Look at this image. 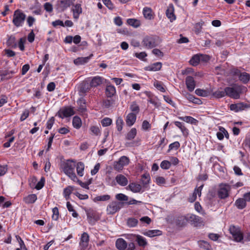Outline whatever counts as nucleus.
<instances>
[{
	"instance_id": "e2e57ef3",
	"label": "nucleus",
	"mask_w": 250,
	"mask_h": 250,
	"mask_svg": "<svg viewBox=\"0 0 250 250\" xmlns=\"http://www.w3.org/2000/svg\"><path fill=\"white\" fill-rule=\"evenodd\" d=\"M104 4L110 10H113L114 8L113 4L110 0H103Z\"/></svg>"
},
{
	"instance_id": "338daca9",
	"label": "nucleus",
	"mask_w": 250,
	"mask_h": 250,
	"mask_svg": "<svg viewBox=\"0 0 250 250\" xmlns=\"http://www.w3.org/2000/svg\"><path fill=\"white\" fill-rule=\"evenodd\" d=\"M208 237L210 240L216 241L220 237V235L217 233H210L208 234Z\"/></svg>"
},
{
	"instance_id": "c756f323",
	"label": "nucleus",
	"mask_w": 250,
	"mask_h": 250,
	"mask_svg": "<svg viewBox=\"0 0 250 250\" xmlns=\"http://www.w3.org/2000/svg\"><path fill=\"white\" fill-rule=\"evenodd\" d=\"M134 236H135L136 241L139 246L145 247L147 245L146 240L144 237L140 235H134Z\"/></svg>"
},
{
	"instance_id": "58836bf2",
	"label": "nucleus",
	"mask_w": 250,
	"mask_h": 250,
	"mask_svg": "<svg viewBox=\"0 0 250 250\" xmlns=\"http://www.w3.org/2000/svg\"><path fill=\"white\" fill-rule=\"evenodd\" d=\"M250 77L249 74L246 72L241 73L239 76V80L245 83H247L249 81Z\"/></svg>"
},
{
	"instance_id": "69168bd1",
	"label": "nucleus",
	"mask_w": 250,
	"mask_h": 250,
	"mask_svg": "<svg viewBox=\"0 0 250 250\" xmlns=\"http://www.w3.org/2000/svg\"><path fill=\"white\" fill-rule=\"evenodd\" d=\"M87 215L89 223L92 225L94 224L97 219L93 216V214L92 213H88Z\"/></svg>"
},
{
	"instance_id": "3c124183",
	"label": "nucleus",
	"mask_w": 250,
	"mask_h": 250,
	"mask_svg": "<svg viewBox=\"0 0 250 250\" xmlns=\"http://www.w3.org/2000/svg\"><path fill=\"white\" fill-rule=\"evenodd\" d=\"M105 90L106 94H115L116 93L115 87L111 84L107 85Z\"/></svg>"
},
{
	"instance_id": "7c9ffc66",
	"label": "nucleus",
	"mask_w": 250,
	"mask_h": 250,
	"mask_svg": "<svg viewBox=\"0 0 250 250\" xmlns=\"http://www.w3.org/2000/svg\"><path fill=\"white\" fill-rule=\"evenodd\" d=\"M76 170L77 174L82 177L84 174V163L82 162H79L77 164L76 166Z\"/></svg>"
},
{
	"instance_id": "dca6fc26",
	"label": "nucleus",
	"mask_w": 250,
	"mask_h": 250,
	"mask_svg": "<svg viewBox=\"0 0 250 250\" xmlns=\"http://www.w3.org/2000/svg\"><path fill=\"white\" fill-rule=\"evenodd\" d=\"M248 107L249 106L247 104L243 103H239L236 104H231L230 105V109L232 111H234L235 112H238Z\"/></svg>"
},
{
	"instance_id": "cd10ccee",
	"label": "nucleus",
	"mask_w": 250,
	"mask_h": 250,
	"mask_svg": "<svg viewBox=\"0 0 250 250\" xmlns=\"http://www.w3.org/2000/svg\"><path fill=\"white\" fill-rule=\"evenodd\" d=\"M127 189H129L133 192L137 193L141 191L142 187L140 184L132 183L128 186Z\"/></svg>"
},
{
	"instance_id": "a18cd8bd",
	"label": "nucleus",
	"mask_w": 250,
	"mask_h": 250,
	"mask_svg": "<svg viewBox=\"0 0 250 250\" xmlns=\"http://www.w3.org/2000/svg\"><path fill=\"white\" fill-rule=\"evenodd\" d=\"M123 124L124 121L122 118L120 117H118L116 121V127L118 131H121L122 130Z\"/></svg>"
},
{
	"instance_id": "a211bd4d",
	"label": "nucleus",
	"mask_w": 250,
	"mask_h": 250,
	"mask_svg": "<svg viewBox=\"0 0 250 250\" xmlns=\"http://www.w3.org/2000/svg\"><path fill=\"white\" fill-rule=\"evenodd\" d=\"M137 115L135 113H129L126 117L125 122L126 125L129 126H132L136 120Z\"/></svg>"
},
{
	"instance_id": "2eb2a0df",
	"label": "nucleus",
	"mask_w": 250,
	"mask_h": 250,
	"mask_svg": "<svg viewBox=\"0 0 250 250\" xmlns=\"http://www.w3.org/2000/svg\"><path fill=\"white\" fill-rule=\"evenodd\" d=\"M207 57L208 56H204L202 54H196L194 55L189 61V63L193 66L197 65L200 61L204 60L205 57Z\"/></svg>"
},
{
	"instance_id": "4d7b16f0",
	"label": "nucleus",
	"mask_w": 250,
	"mask_h": 250,
	"mask_svg": "<svg viewBox=\"0 0 250 250\" xmlns=\"http://www.w3.org/2000/svg\"><path fill=\"white\" fill-rule=\"evenodd\" d=\"M112 120L109 118H104L101 121V124L103 126H108L112 123Z\"/></svg>"
},
{
	"instance_id": "0eeeda50",
	"label": "nucleus",
	"mask_w": 250,
	"mask_h": 250,
	"mask_svg": "<svg viewBox=\"0 0 250 250\" xmlns=\"http://www.w3.org/2000/svg\"><path fill=\"white\" fill-rule=\"evenodd\" d=\"M247 88L245 86L238 84H234L225 88V94H243L246 92Z\"/></svg>"
},
{
	"instance_id": "b1692460",
	"label": "nucleus",
	"mask_w": 250,
	"mask_h": 250,
	"mask_svg": "<svg viewBox=\"0 0 250 250\" xmlns=\"http://www.w3.org/2000/svg\"><path fill=\"white\" fill-rule=\"evenodd\" d=\"M92 56L93 55L91 54L88 57L78 58L74 61V63L76 65L83 64L87 63Z\"/></svg>"
},
{
	"instance_id": "c9c22d12",
	"label": "nucleus",
	"mask_w": 250,
	"mask_h": 250,
	"mask_svg": "<svg viewBox=\"0 0 250 250\" xmlns=\"http://www.w3.org/2000/svg\"><path fill=\"white\" fill-rule=\"evenodd\" d=\"M152 11L151 8L146 7L143 9V14L144 17L148 20L153 19Z\"/></svg>"
},
{
	"instance_id": "423d86ee",
	"label": "nucleus",
	"mask_w": 250,
	"mask_h": 250,
	"mask_svg": "<svg viewBox=\"0 0 250 250\" xmlns=\"http://www.w3.org/2000/svg\"><path fill=\"white\" fill-rule=\"evenodd\" d=\"M75 113L74 107L70 106H64L60 108L57 112V115L60 118L63 119L71 117L74 115Z\"/></svg>"
},
{
	"instance_id": "ea45409f",
	"label": "nucleus",
	"mask_w": 250,
	"mask_h": 250,
	"mask_svg": "<svg viewBox=\"0 0 250 250\" xmlns=\"http://www.w3.org/2000/svg\"><path fill=\"white\" fill-rule=\"evenodd\" d=\"M137 134V130L135 128H132L130 131L127 134L126 139L128 140L133 139Z\"/></svg>"
},
{
	"instance_id": "49530a36",
	"label": "nucleus",
	"mask_w": 250,
	"mask_h": 250,
	"mask_svg": "<svg viewBox=\"0 0 250 250\" xmlns=\"http://www.w3.org/2000/svg\"><path fill=\"white\" fill-rule=\"evenodd\" d=\"M154 85L160 92H165V87L161 82L156 81V82H154Z\"/></svg>"
},
{
	"instance_id": "680f3d73",
	"label": "nucleus",
	"mask_w": 250,
	"mask_h": 250,
	"mask_svg": "<svg viewBox=\"0 0 250 250\" xmlns=\"http://www.w3.org/2000/svg\"><path fill=\"white\" fill-rule=\"evenodd\" d=\"M201 246L206 250H211L212 249L211 245L208 242L205 241H201Z\"/></svg>"
},
{
	"instance_id": "79ce46f5",
	"label": "nucleus",
	"mask_w": 250,
	"mask_h": 250,
	"mask_svg": "<svg viewBox=\"0 0 250 250\" xmlns=\"http://www.w3.org/2000/svg\"><path fill=\"white\" fill-rule=\"evenodd\" d=\"M127 23L134 27H138L140 25V22L139 20L134 19H129L127 20Z\"/></svg>"
},
{
	"instance_id": "052dcab7",
	"label": "nucleus",
	"mask_w": 250,
	"mask_h": 250,
	"mask_svg": "<svg viewBox=\"0 0 250 250\" xmlns=\"http://www.w3.org/2000/svg\"><path fill=\"white\" fill-rule=\"evenodd\" d=\"M45 182V180L43 177H42L40 181L38 182L36 186H35V188H36L38 190H40L42 189L43 187L44 186Z\"/></svg>"
},
{
	"instance_id": "2f4dec72",
	"label": "nucleus",
	"mask_w": 250,
	"mask_h": 250,
	"mask_svg": "<svg viewBox=\"0 0 250 250\" xmlns=\"http://www.w3.org/2000/svg\"><path fill=\"white\" fill-rule=\"evenodd\" d=\"M187 99L190 102L194 104H201L203 103L202 100L193 95H186Z\"/></svg>"
},
{
	"instance_id": "ddd939ff",
	"label": "nucleus",
	"mask_w": 250,
	"mask_h": 250,
	"mask_svg": "<svg viewBox=\"0 0 250 250\" xmlns=\"http://www.w3.org/2000/svg\"><path fill=\"white\" fill-rule=\"evenodd\" d=\"M186 84L187 87L189 92H192L195 87V82L191 76H188L186 78Z\"/></svg>"
},
{
	"instance_id": "a19ab883",
	"label": "nucleus",
	"mask_w": 250,
	"mask_h": 250,
	"mask_svg": "<svg viewBox=\"0 0 250 250\" xmlns=\"http://www.w3.org/2000/svg\"><path fill=\"white\" fill-rule=\"evenodd\" d=\"M145 235L152 237L161 234V231L159 230H149L144 233Z\"/></svg>"
},
{
	"instance_id": "f257e3e1",
	"label": "nucleus",
	"mask_w": 250,
	"mask_h": 250,
	"mask_svg": "<svg viewBox=\"0 0 250 250\" xmlns=\"http://www.w3.org/2000/svg\"><path fill=\"white\" fill-rule=\"evenodd\" d=\"M75 161L73 160H68L62 165V168L64 173L72 180L76 182L77 177L75 173Z\"/></svg>"
},
{
	"instance_id": "20e7f679",
	"label": "nucleus",
	"mask_w": 250,
	"mask_h": 250,
	"mask_svg": "<svg viewBox=\"0 0 250 250\" xmlns=\"http://www.w3.org/2000/svg\"><path fill=\"white\" fill-rule=\"evenodd\" d=\"M26 18V15L21 10L17 9L15 11L12 20L14 25L18 27L22 26Z\"/></svg>"
},
{
	"instance_id": "6e6d98bb",
	"label": "nucleus",
	"mask_w": 250,
	"mask_h": 250,
	"mask_svg": "<svg viewBox=\"0 0 250 250\" xmlns=\"http://www.w3.org/2000/svg\"><path fill=\"white\" fill-rule=\"evenodd\" d=\"M225 131V129L223 127H219V132H218L216 134L217 138L219 140H222L224 139V131Z\"/></svg>"
},
{
	"instance_id": "bb28decb",
	"label": "nucleus",
	"mask_w": 250,
	"mask_h": 250,
	"mask_svg": "<svg viewBox=\"0 0 250 250\" xmlns=\"http://www.w3.org/2000/svg\"><path fill=\"white\" fill-rule=\"evenodd\" d=\"M116 95H109L104 102L105 107H108L112 104L116 100Z\"/></svg>"
},
{
	"instance_id": "4468645a",
	"label": "nucleus",
	"mask_w": 250,
	"mask_h": 250,
	"mask_svg": "<svg viewBox=\"0 0 250 250\" xmlns=\"http://www.w3.org/2000/svg\"><path fill=\"white\" fill-rule=\"evenodd\" d=\"M174 6L172 4H169L166 12V14L167 18L171 22L176 19V16L174 14Z\"/></svg>"
},
{
	"instance_id": "f03ea898",
	"label": "nucleus",
	"mask_w": 250,
	"mask_h": 250,
	"mask_svg": "<svg viewBox=\"0 0 250 250\" xmlns=\"http://www.w3.org/2000/svg\"><path fill=\"white\" fill-rule=\"evenodd\" d=\"M229 230L232 235L233 241L236 242H241L244 243V234L239 227L234 225H230Z\"/></svg>"
},
{
	"instance_id": "6e6552de",
	"label": "nucleus",
	"mask_w": 250,
	"mask_h": 250,
	"mask_svg": "<svg viewBox=\"0 0 250 250\" xmlns=\"http://www.w3.org/2000/svg\"><path fill=\"white\" fill-rule=\"evenodd\" d=\"M124 203L117 201H112L110 203L106 208L107 214H114L123 208Z\"/></svg>"
},
{
	"instance_id": "9b49d317",
	"label": "nucleus",
	"mask_w": 250,
	"mask_h": 250,
	"mask_svg": "<svg viewBox=\"0 0 250 250\" xmlns=\"http://www.w3.org/2000/svg\"><path fill=\"white\" fill-rule=\"evenodd\" d=\"M188 220L195 226H200L203 223L201 217L194 214L188 215Z\"/></svg>"
},
{
	"instance_id": "0e129e2a",
	"label": "nucleus",
	"mask_w": 250,
	"mask_h": 250,
	"mask_svg": "<svg viewBox=\"0 0 250 250\" xmlns=\"http://www.w3.org/2000/svg\"><path fill=\"white\" fill-rule=\"evenodd\" d=\"M7 170V165H0V176H3Z\"/></svg>"
},
{
	"instance_id": "13d9d810",
	"label": "nucleus",
	"mask_w": 250,
	"mask_h": 250,
	"mask_svg": "<svg viewBox=\"0 0 250 250\" xmlns=\"http://www.w3.org/2000/svg\"><path fill=\"white\" fill-rule=\"evenodd\" d=\"M90 131L95 135L98 136L100 134V130L97 126H92L90 128Z\"/></svg>"
},
{
	"instance_id": "774afa93",
	"label": "nucleus",
	"mask_w": 250,
	"mask_h": 250,
	"mask_svg": "<svg viewBox=\"0 0 250 250\" xmlns=\"http://www.w3.org/2000/svg\"><path fill=\"white\" fill-rule=\"evenodd\" d=\"M142 182L144 185H146L149 183L150 177L149 175L144 174L142 177Z\"/></svg>"
},
{
	"instance_id": "4c0bfd02",
	"label": "nucleus",
	"mask_w": 250,
	"mask_h": 250,
	"mask_svg": "<svg viewBox=\"0 0 250 250\" xmlns=\"http://www.w3.org/2000/svg\"><path fill=\"white\" fill-rule=\"evenodd\" d=\"M129 109L131 111V113H135L136 115L140 112V107L136 102H133L131 103Z\"/></svg>"
},
{
	"instance_id": "5701e85b",
	"label": "nucleus",
	"mask_w": 250,
	"mask_h": 250,
	"mask_svg": "<svg viewBox=\"0 0 250 250\" xmlns=\"http://www.w3.org/2000/svg\"><path fill=\"white\" fill-rule=\"evenodd\" d=\"M90 84L83 82L81 83L78 87L79 92L83 93L89 92L90 89Z\"/></svg>"
},
{
	"instance_id": "5fc2aeb1",
	"label": "nucleus",
	"mask_w": 250,
	"mask_h": 250,
	"mask_svg": "<svg viewBox=\"0 0 250 250\" xmlns=\"http://www.w3.org/2000/svg\"><path fill=\"white\" fill-rule=\"evenodd\" d=\"M194 208L195 210L202 215H205L206 214L205 211L202 210V208L199 203L196 202L194 205Z\"/></svg>"
},
{
	"instance_id": "4be33fe9",
	"label": "nucleus",
	"mask_w": 250,
	"mask_h": 250,
	"mask_svg": "<svg viewBox=\"0 0 250 250\" xmlns=\"http://www.w3.org/2000/svg\"><path fill=\"white\" fill-rule=\"evenodd\" d=\"M174 124L181 130L183 136L187 137L188 135V130L186 127L183 123L178 121H175L174 122Z\"/></svg>"
},
{
	"instance_id": "f3484780",
	"label": "nucleus",
	"mask_w": 250,
	"mask_h": 250,
	"mask_svg": "<svg viewBox=\"0 0 250 250\" xmlns=\"http://www.w3.org/2000/svg\"><path fill=\"white\" fill-rule=\"evenodd\" d=\"M104 79L102 77L96 76L92 78L90 82L91 87H97L104 83Z\"/></svg>"
},
{
	"instance_id": "aec40b11",
	"label": "nucleus",
	"mask_w": 250,
	"mask_h": 250,
	"mask_svg": "<svg viewBox=\"0 0 250 250\" xmlns=\"http://www.w3.org/2000/svg\"><path fill=\"white\" fill-rule=\"evenodd\" d=\"M88 242L89 235L87 233L83 232L81 236V241L80 242V246L82 248H85L87 246Z\"/></svg>"
},
{
	"instance_id": "473e14b6",
	"label": "nucleus",
	"mask_w": 250,
	"mask_h": 250,
	"mask_svg": "<svg viewBox=\"0 0 250 250\" xmlns=\"http://www.w3.org/2000/svg\"><path fill=\"white\" fill-rule=\"evenodd\" d=\"M246 202L244 198H240L235 202V206L239 209H242L246 207Z\"/></svg>"
},
{
	"instance_id": "e433bc0d",
	"label": "nucleus",
	"mask_w": 250,
	"mask_h": 250,
	"mask_svg": "<svg viewBox=\"0 0 250 250\" xmlns=\"http://www.w3.org/2000/svg\"><path fill=\"white\" fill-rule=\"evenodd\" d=\"M74 188L73 186H68L63 189V194L66 200H68Z\"/></svg>"
},
{
	"instance_id": "bf43d9fd",
	"label": "nucleus",
	"mask_w": 250,
	"mask_h": 250,
	"mask_svg": "<svg viewBox=\"0 0 250 250\" xmlns=\"http://www.w3.org/2000/svg\"><path fill=\"white\" fill-rule=\"evenodd\" d=\"M43 6L46 12L50 13L53 11V5L50 2H47L45 3Z\"/></svg>"
},
{
	"instance_id": "8fccbe9b",
	"label": "nucleus",
	"mask_w": 250,
	"mask_h": 250,
	"mask_svg": "<svg viewBox=\"0 0 250 250\" xmlns=\"http://www.w3.org/2000/svg\"><path fill=\"white\" fill-rule=\"evenodd\" d=\"M115 197L117 200L122 201H127L128 199V197L123 193L117 194Z\"/></svg>"
},
{
	"instance_id": "1a4fd4ad",
	"label": "nucleus",
	"mask_w": 250,
	"mask_h": 250,
	"mask_svg": "<svg viewBox=\"0 0 250 250\" xmlns=\"http://www.w3.org/2000/svg\"><path fill=\"white\" fill-rule=\"evenodd\" d=\"M129 159L125 156L121 157L118 161L115 162L114 163V168L117 171L122 170L123 167L128 165Z\"/></svg>"
},
{
	"instance_id": "09e8293b",
	"label": "nucleus",
	"mask_w": 250,
	"mask_h": 250,
	"mask_svg": "<svg viewBox=\"0 0 250 250\" xmlns=\"http://www.w3.org/2000/svg\"><path fill=\"white\" fill-rule=\"evenodd\" d=\"M160 167L164 169H168L171 167V163L167 160L163 161L160 164Z\"/></svg>"
},
{
	"instance_id": "a878e982",
	"label": "nucleus",
	"mask_w": 250,
	"mask_h": 250,
	"mask_svg": "<svg viewBox=\"0 0 250 250\" xmlns=\"http://www.w3.org/2000/svg\"><path fill=\"white\" fill-rule=\"evenodd\" d=\"M188 221V215L186 216H181L178 217L176 220V224L177 226L180 227L185 226L187 222Z\"/></svg>"
},
{
	"instance_id": "9d476101",
	"label": "nucleus",
	"mask_w": 250,
	"mask_h": 250,
	"mask_svg": "<svg viewBox=\"0 0 250 250\" xmlns=\"http://www.w3.org/2000/svg\"><path fill=\"white\" fill-rule=\"evenodd\" d=\"M75 0H58L56 6L61 11H64L68 8L73 5Z\"/></svg>"
},
{
	"instance_id": "864d4df0",
	"label": "nucleus",
	"mask_w": 250,
	"mask_h": 250,
	"mask_svg": "<svg viewBox=\"0 0 250 250\" xmlns=\"http://www.w3.org/2000/svg\"><path fill=\"white\" fill-rule=\"evenodd\" d=\"M180 146V144L178 142H175L173 143L170 144L169 145V148L168 149V152H169L171 150L175 149H178Z\"/></svg>"
},
{
	"instance_id": "f8f14e48",
	"label": "nucleus",
	"mask_w": 250,
	"mask_h": 250,
	"mask_svg": "<svg viewBox=\"0 0 250 250\" xmlns=\"http://www.w3.org/2000/svg\"><path fill=\"white\" fill-rule=\"evenodd\" d=\"M72 5L71 11L73 13V17L74 19L77 20L79 19L80 15L82 13V6L80 3H76Z\"/></svg>"
},
{
	"instance_id": "412c9836",
	"label": "nucleus",
	"mask_w": 250,
	"mask_h": 250,
	"mask_svg": "<svg viewBox=\"0 0 250 250\" xmlns=\"http://www.w3.org/2000/svg\"><path fill=\"white\" fill-rule=\"evenodd\" d=\"M116 247L119 250H125L127 248V243L123 238H118L116 241Z\"/></svg>"
},
{
	"instance_id": "6ab92c4d",
	"label": "nucleus",
	"mask_w": 250,
	"mask_h": 250,
	"mask_svg": "<svg viewBox=\"0 0 250 250\" xmlns=\"http://www.w3.org/2000/svg\"><path fill=\"white\" fill-rule=\"evenodd\" d=\"M115 180L117 184L121 186H125L128 184L127 179L122 174H118L116 176Z\"/></svg>"
},
{
	"instance_id": "72a5a7b5",
	"label": "nucleus",
	"mask_w": 250,
	"mask_h": 250,
	"mask_svg": "<svg viewBox=\"0 0 250 250\" xmlns=\"http://www.w3.org/2000/svg\"><path fill=\"white\" fill-rule=\"evenodd\" d=\"M37 199V197L36 194H32L28 195L23 198V201L26 204H33Z\"/></svg>"
},
{
	"instance_id": "39448f33",
	"label": "nucleus",
	"mask_w": 250,
	"mask_h": 250,
	"mask_svg": "<svg viewBox=\"0 0 250 250\" xmlns=\"http://www.w3.org/2000/svg\"><path fill=\"white\" fill-rule=\"evenodd\" d=\"M231 190V187L227 184H221L219 185L217 190V195L221 199H225L229 196V192Z\"/></svg>"
},
{
	"instance_id": "393cba45",
	"label": "nucleus",
	"mask_w": 250,
	"mask_h": 250,
	"mask_svg": "<svg viewBox=\"0 0 250 250\" xmlns=\"http://www.w3.org/2000/svg\"><path fill=\"white\" fill-rule=\"evenodd\" d=\"M178 118L187 123L197 125L198 121L191 116L178 117Z\"/></svg>"
},
{
	"instance_id": "c85d7f7f",
	"label": "nucleus",
	"mask_w": 250,
	"mask_h": 250,
	"mask_svg": "<svg viewBox=\"0 0 250 250\" xmlns=\"http://www.w3.org/2000/svg\"><path fill=\"white\" fill-rule=\"evenodd\" d=\"M162 67V63L159 62L154 63L146 67V70L150 71H157Z\"/></svg>"
},
{
	"instance_id": "de8ad7c7",
	"label": "nucleus",
	"mask_w": 250,
	"mask_h": 250,
	"mask_svg": "<svg viewBox=\"0 0 250 250\" xmlns=\"http://www.w3.org/2000/svg\"><path fill=\"white\" fill-rule=\"evenodd\" d=\"M138 222V221L136 219L130 218L127 220V224L129 227H134L137 226Z\"/></svg>"
},
{
	"instance_id": "c03bdc74",
	"label": "nucleus",
	"mask_w": 250,
	"mask_h": 250,
	"mask_svg": "<svg viewBox=\"0 0 250 250\" xmlns=\"http://www.w3.org/2000/svg\"><path fill=\"white\" fill-rule=\"evenodd\" d=\"M148 98H149L148 100V102L150 104L154 105V106L155 107H157L160 105L159 101L157 99H156L155 98H153V97L151 96V95H149Z\"/></svg>"
},
{
	"instance_id": "f704fd0d",
	"label": "nucleus",
	"mask_w": 250,
	"mask_h": 250,
	"mask_svg": "<svg viewBox=\"0 0 250 250\" xmlns=\"http://www.w3.org/2000/svg\"><path fill=\"white\" fill-rule=\"evenodd\" d=\"M72 125L74 128H80L82 125L81 119L78 116H74L72 120Z\"/></svg>"
},
{
	"instance_id": "603ef678",
	"label": "nucleus",
	"mask_w": 250,
	"mask_h": 250,
	"mask_svg": "<svg viewBox=\"0 0 250 250\" xmlns=\"http://www.w3.org/2000/svg\"><path fill=\"white\" fill-rule=\"evenodd\" d=\"M53 214L52 216V218L54 220H57L59 218V209L57 207H55L52 209Z\"/></svg>"
},
{
	"instance_id": "37998d69",
	"label": "nucleus",
	"mask_w": 250,
	"mask_h": 250,
	"mask_svg": "<svg viewBox=\"0 0 250 250\" xmlns=\"http://www.w3.org/2000/svg\"><path fill=\"white\" fill-rule=\"evenodd\" d=\"M110 199V196L109 195H103L98 196L94 199V201H108Z\"/></svg>"
},
{
	"instance_id": "7ed1b4c3",
	"label": "nucleus",
	"mask_w": 250,
	"mask_h": 250,
	"mask_svg": "<svg viewBox=\"0 0 250 250\" xmlns=\"http://www.w3.org/2000/svg\"><path fill=\"white\" fill-rule=\"evenodd\" d=\"M142 43L146 48L151 49L160 43L159 38L156 36H147L144 38Z\"/></svg>"
}]
</instances>
